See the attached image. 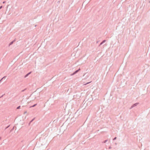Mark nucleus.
Segmentation results:
<instances>
[{"label": "nucleus", "instance_id": "obj_1", "mask_svg": "<svg viewBox=\"0 0 150 150\" xmlns=\"http://www.w3.org/2000/svg\"><path fill=\"white\" fill-rule=\"evenodd\" d=\"M80 70H81V69L79 68L78 69L72 73L71 74V76H72V75H73L76 74L77 73H78V72H79Z\"/></svg>", "mask_w": 150, "mask_h": 150}, {"label": "nucleus", "instance_id": "obj_2", "mask_svg": "<svg viewBox=\"0 0 150 150\" xmlns=\"http://www.w3.org/2000/svg\"><path fill=\"white\" fill-rule=\"evenodd\" d=\"M139 104V103H134L133 104L132 106H131V108H130V109H131L133 108L135 106H136L137 105Z\"/></svg>", "mask_w": 150, "mask_h": 150}, {"label": "nucleus", "instance_id": "obj_3", "mask_svg": "<svg viewBox=\"0 0 150 150\" xmlns=\"http://www.w3.org/2000/svg\"><path fill=\"white\" fill-rule=\"evenodd\" d=\"M16 41V39H15L14 40H13L9 44L8 46H10V45H12L13 43Z\"/></svg>", "mask_w": 150, "mask_h": 150}, {"label": "nucleus", "instance_id": "obj_4", "mask_svg": "<svg viewBox=\"0 0 150 150\" xmlns=\"http://www.w3.org/2000/svg\"><path fill=\"white\" fill-rule=\"evenodd\" d=\"M106 41V40H103L100 43L99 45H98V47H100L101 45H102L103 44L105 43Z\"/></svg>", "mask_w": 150, "mask_h": 150}, {"label": "nucleus", "instance_id": "obj_5", "mask_svg": "<svg viewBox=\"0 0 150 150\" xmlns=\"http://www.w3.org/2000/svg\"><path fill=\"white\" fill-rule=\"evenodd\" d=\"M32 72L31 71H30V72H29V73H27V74H26L25 76H24V78H26L27 77H28V75H30L31 73Z\"/></svg>", "mask_w": 150, "mask_h": 150}, {"label": "nucleus", "instance_id": "obj_6", "mask_svg": "<svg viewBox=\"0 0 150 150\" xmlns=\"http://www.w3.org/2000/svg\"><path fill=\"white\" fill-rule=\"evenodd\" d=\"M6 76H4L3 78H2L0 80V83H1L3 80V79H5L6 78Z\"/></svg>", "mask_w": 150, "mask_h": 150}, {"label": "nucleus", "instance_id": "obj_7", "mask_svg": "<svg viewBox=\"0 0 150 150\" xmlns=\"http://www.w3.org/2000/svg\"><path fill=\"white\" fill-rule=\"evenodd\" d=\"M108 141V139H106V140H104L102 142V143H106Z\"/></svg>", "mask_w": 150, "mask_h": 150}, {"label": "nucleus", "instance_id": "obj_8", "mask_svg": "<svg viewBox=\"0 0 150 150\" xmlns=\"http://www.w3.org/2000/svg\"><path fill=\"white\" fill-rule=\"evenodd\" d=\"M15 126L13 127V128L11 130L10 132H12L14 129Z\"/></svg>", "mask_w": 150, "mask_h": 150}, {"label": "nucleus", "instance_id": "obj_9", "mask_svg": "<svg viewBox=\"0 0 150 150\" xmlns=\"http://www.w3.org/2000/svg\"><path fill=\"white\" fill-rule=\"evenodd\" d=\"M37 105V103L35 104H34V105H32L31 106V107H35V106H36Z\"/></svg>", "mask_w": 150, "mask_h": 150}, {"label": "nucleus", "instance_id": "obj_10", "mask_svg": "<svg viewBox=\"0 0 150 150\" xmlns=\"http://www.w3.org/2000/svg\"><path fill=\"white\" fill-rule=\"evenodd\" d=\"M27 88H25L24 89H23V90H22L21 92H24V91H25L26 90H27Z\"/></svg>", "mask_w": 150, "mask_h": 150}, {"label": "nucleus", "instance_id": "obj_11", "mask_svg": "<svg viewBox=\"0 0 150 150\" xmlns=\"http://www.w3.org/2000/svg\"><path fill=\"white\" fill-rule=\"evenodd\" d=\"M20 108H21V106L20 105L17 107L16 109H20Z\"/></svg>", "mask_w": 150, "mask_h": 150}, {"label": "nucleus", "instance_id": "obj_12", "mask_svg": "<svg viewBox=\"0 0 150 150\" xmlns=\"http://www.w3.org/2000/svg\"><path fill=\"white\" fill-rule=\"evenodd\" d=\"M10 125H9L8 126H7V127H6L5 128V130H6V129H7L8 128L10 127Z\"/></svg>", "mask_w": 150, "mask_h": 150}, {"label": "nucleus", "instance_id": "obj_13", "mask_svg": "<svg viewBox=\"0 0 150 150\" xmlns=\"http://www.w3.org/2000/svg\"><path fill=\"white\" fill-rule=\"evenodd\" d=\"M35 119V118L32 119L31 121H30V122H32Z\"/></svg>", "mask_w": 150, "mask_h": 150}, {"label": "nucleus", "instance_id": "obj_14", "mask_svg": "<svg viewBox=\"0 0 150 150\" xmlns=\"http://www.w3.org/2000/svg\"><path fill=\"white\" fill-rule=\"evenodd\" d=\"M117 139V137H114L113 139V140H116Z\"/></svg>", "mask_w": 150, "mask_h": 150}, {"label": "nucleus", "instance_id": "obj_15", "mask_svg": "<svg viewBox=\"0 0 150 150\" xmlns=\"http://www.w3.org/2000/svg\"><path fill=\"white\" fill-rule=\"evenodd\" d=\"M91 82H87L86 83V84H84V85H86V84H88L89 83H90Z\"/></svg>", "mask_w": 150, "mask_h": 150}, {"label": "nucleus", "instance_id": "obj_16", "mask_svg": "<svg viewBox=\"0 0 150 150\" xmlns=\"http://www.w3.org/2000/svg\"><path fill=\"white\" fill-rule=\"evenodd\" d=\"M3 7V6H0V9H1Z\"/></svg>", "mask_w": 150, "mask_h": 150}, {"label": "nucleus", "instance_id": "obj_17", "mask_svg": "<svg viewBox=\"0 0 150 150\" xmlns=\"http://www.w3.org/2000/svg\"><path fill=\"white\" fill-rule=\"evenodd\" d=\"M111 148H112V147L111 146H110L109 147V149H111Z\"/></svg>", "mask_w": 150, "mask_h": 150}, {"label": "nucleus", "instance_id": "obj_18", "mask_svg": "<svg viewBox=\"0 0 150 150\" xmlns=\"http://www.w3.org/2000/svg\"><path fill=\"white\" fill-rule=\"evenodd\" d=\"M27 113V111H25L24 112V114H25Z\"/></svg>", "mask_w": 150, "mask_h": 150}, {"label": "nucleus", "instance_id": "obj_19", "mask_svg": "<svg viewBox=\"0 0 150 150\" xmlns=\"http://www.w3.org/2000/svg\"><path fill=\"white\" fill-rule=\"evenodd\" d=\"M6 1H4L3 2V4H4L6 3Z\"/></svg>", "mask_w": 150, "mask_h": 150}, {"label": "nucleus", "instance_id": "obj_20", "mask_svg": "<svg viewBox=\"0 0 150 150\" xmlns=\"http://www.w3.org/2000/svg\"><path fill=\"white\" fill-rule=\"evenodd\" d=\"M31 123V122H30L28 123V125H30V124Z\"/></svg>", "mask_w": 150, "mask_h": 150}, {"label": "nucleus", "instance_id": "obj_21", "mask_svg": "<svg viewBox=\"0 0 150 150\" xmlns=\"http://www.w3.org/2000/svg\"><path fill=\"white\" fill-rule=\"evenodd\" d=\"M1 139V137H0V140Z\"/></svg>", "mask_w": 150, "mask_h": 150}]
</instances>
